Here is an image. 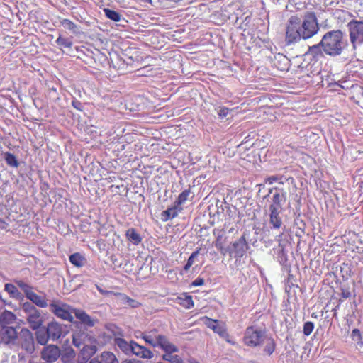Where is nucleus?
<instances>
[{"mask_svg": "<svg viewBox=\"0 0 363 363\" xmlns=\"http://www.w3.org/2000/svg\"><path fill=\"white\" fill-rule=\"evenodd\" d=\"M21 311L33 330L38 329L43 323V318L40 311L30 302H25L21 304Z\"/></svg>", "mask_w": 363, "mask_h": 363, "instance_id": "obj_6", "label": "nucleus"}, {"mask_svg": "<svg viewBox=\"0 0 363 363\" xmlns=\"http://www.w3.org/2000/svg\"><path fill=\"white\" fill-rule=\"evenodd\" d=\"M320 30L317 16L313 11H306L303 16H291L286 23L285 42L287 45L308 40L315 35Z\"/></svg>", "mask_w": 363, "mask_h": 363, "instance_id": "obj_1", "label": "nucleus"}, {"mask_svg": "<svg viewBox=\"0 0 363 363\" xmlns=\"http://www.w3.org/2000/svg\"><path fill=\"white\" fill-rule=\"evenodd\" d=\"M61 23L65 29H67V30L72 31L73 33L76 34L78 33L77 26L72 21H71L70 20L63 19L61 21Z\"/></svg>", "mask_w": 363, "mask_h": 363, "instance_id": "obj_33", "label": "nucleus"}, {"mask_svg": "<svg viewBox=\"0 0 363 363\" xmlns=\"http://www.w3.org/2000/svg\"><path fill=\"white\" fill-rule=\"evenodd\" d=\"M188 362L189 363H200L199 362H198L196 359L194 358H190L188 359Z\"/></svg>", "mask_w": 363, "mask_h": 363, "instance_id": "obj_49", "label": "nucleus"}, {"mask_svg": "<svg viewBox=\"0 0 363 363\" xmlns=\"http://www.w3.org/2000/svg\"><path fill=\"white\" fill-rule=\"evenodd\" d=\"M69 262L77 267L84 266L85 258L79 253H74L69 256Z\"/></svg>", "mask_w": 363, "mask_h": 363, "instance_id": "obj_27", "label": "nucleus"}, {"mask_svg": "<svg viewBox=\"0 0 363 363\" xmlns=\"http://www.w3.org/2000/svg\"><path fill=\"white\" fill-rule=\"evenodd\" d=\"M282 235H283V232H281L279 235H276L275 240H281Z\"/></svg>", "mask_w": 363, "mask_h": 363, "instance_id": "obj_48", "label": "nucleus"}, {"mask_svg": "<svg viewBox=\"0 0 363 363\" xmlns=\"http://www.w3.org/2000/svg\"><path fill=\"white\" fill-rule=\"evenodd\" d=\"M14 349L21 350L23 354L31 355L35 350L33 334L27 328H22L18 333V341Z\"/></svg>", "mask_w": 363, "mask_h": 363, "instance_id": "obj_5", "label": "nucleus"}, {"mask_svg": "<svg viewBox=\"0 0 363 363\" xmlns=\"http://www.w3.org/2000/svg\"><path fill=\"white\" fill-rule=\"evenodd\" d=\"M46 330L48 333V336H50V339L52 341L57 340L61 337L65 336L67 333L65 326L56 321L49 323L47 325Z\"/></svg>", "mask_w": 363, "mask_h": 363, "instance_id": "obj_13", "label": "nucleus"}, {"mask_svg": "<svg viewBox=\"0 0 363 363\" xmlns=\"http://www.w3.org/2000/svg\"><path fill=\"white\" fill-rule=\"evenodd\" d=\"M60 351L57 346L50 345L45 347L41 352V358L47 362L52 363L60 357Z\"/></svg>", "mask_w": 363, "mask_h": 363, "instance_id": "obj_14", "label": "nucleus"}, {"mask_svg": "<svg viewBox=\"0 0 363 363\" xmlns=\"http://www.w3.org/2000/svg\"><path fill=\"white\" fill-rule=\"evenodd\" d=\"M341 295L344 298H347L349 297H350L351 296V294L350 291H342V293H341Z\"/></svg>", "mask_w": 363, "mask_h": 363, "instance_id": "obj_46", "label": "nucleus"}, {"mask_svg": "<svg viewBox=\"0 0 363 363\" xmlns=\"http://www.w3.org/2000/svg\"><path fill=\"white\" fill-rule=\"evenodd\" d=\"M352 333H354V334L358 333V334H359V330H357V329H354V330H353Z\"/></svg>", "mask_w": 363, "mask_h": 363, "instance_id": "obj_51", "label": "nucleus"}, {"mask_svg": "<svg viewBox=\"0 0 363 363\" xmlns=\"http://www.w3.org/2000/svg\"><path fill=\"white\" fill-rule=\"evenodd\" d=\"M16 284L25 293L26 296L33 291V287L21 280L15 281Z\"/></svg>", "mask_w": 363, "mask_h": 363, "instance_id": "obj_34", "label": "nucleus"}, {"mask_svg": "<svg viewBox=\"0 0 363 363\" xmlns=\"http://www.w3.org/2000/svg\"><path fill=\"white\" fill-rule=\"evenodd\" d=\"M191 191L190 188L183 191L178 196L177 200L175 201V203L177 206H181L184 204L189 199V196L191 194Z\"/></svg>", "mask_w": 363, "mask_h": 363, "instance_id": "obj_30", "label": "nucleus"}, {"mask_svg": "<svg viewBox=\"0 0 363 363\" xmlns=\"http://www.w3.org/2000/svg\"><path fill=\"white\" fill-rule=\"evenodd\" d=\"M314 329V324L311 321L306 322L303 325V334L306 336H308L311 334Z\"/></svg>", "mask_w": 363, "mask_h": 363, "instance_id": "obj_38", "label": "nucleus"}, {"mask_svg": "<svg viewBox=\"0 0 363 363\" xmlns=\"http://www.w3.org/2000/svg\"><path fill=\"white\" fill-rule=\"evenodd\" d=\"M128 363H139V362L136 360H129Z\"/></svg>", "mask_w": 363, "mask_h": 363, "instance_id": "obj_50", "label": "nucleus"}, {"mask_svg": "<svg viewBox=\"0 0 363 363\" xmlns=\"http://www.w3.org/2000/svg\"><path fill=\"white\" fill-rule=\"evenodd\" d=\"M56 43L62 48H71L72 45V42L67 38H65L60 35L57 39L56 40Z\"/></svg>", "mask_w": 363, "mask_h": 363, "instance_id": "obj_36", "label": "nucleus"}, {"mask_svg": "<svg viewBox=\"0 0 363 363\" xmlns=\"http://www.w3.org/2000/svg\"><path fill=\"white\" fill-rule=\"evenodd\" d=\"M97 290L103 295H108L112 294V291L102 289L100 286H96Z\"/></svg>", "mask_w": 363, "mask_h": 363, "instance_id": "obj_45", "label": "nucleus"}, {"mask_svg": "<svg viewBox=\"0 0 363 363\" xmlns=\"http://www.w3.org/2000/svg\"><path fill=\"white\" fill-rule=\"evenodd\" d=\"M4 290L11 298H18L21 296V294L19 292L16 286L12 284H6L4 286Z\"/></svg>", "mask_w": 363, "mask_h": 363, "instance_id": "obj_29", "label": "nucleus"}, {"mask_svg": "<svg viewBox=\"0 0 363 363\" xmlns=\"http://www.w3.org/2000/svg\"><path fill=\"white\" fill-rule=\"evenodd\" d=\"M16 320V316L13 313L5 310L0 314V327L9 326L14 323Z\"/></svg>", "mask_w": 363, "mask_h": 363, "instance_id": "obj_20", "label": "nucleus"}, {"mask_svg": "<svg viewBox=\"0 0 363 363\" xmlns=\"http://www.w3.org/2000/svg\"><path fill=\"white\" fill-rule=\"evenodd\" d=\"M275 350V342L274 340L272 338H269L266 342V345L264 347V351L271 355Z\"/></svg>", "mask_w": 363, "mask_h": 363, "instance_id": "obj_37", "label": "nucleus"}, {"mask_svg": "<svg viewBox=\"0 0 363 363\" xmlns=\"http://www.w3.org/2000/svg\"><path fill=\"white\" fill-rule=\"evenodd\" d=\"M74 315V318L75 317L86 327H93L95 325L96 320L83 310L75 308Z\"/></svg>", "mask_w": 363, "mask_h": 363, "instance_id": "obj_17", "label": "nucleus"}, {"mask_svg": "<svg viewBox=\"0 0 363 363\" xmlns=\"http://www.w3.org/2000/svg\"><path fill=\"white\" fill-rule=\"evenodd\" d=\"M167 210L169 211L172 217L175 218L178 216L179 213L182 211V208L179 206H177V203H174V206L170 208H168Z\"/></svg>", "mask_w": 363, "mask_h": 363, "instance_id": "obj_40", "label": "nucleus"}, {"mask_svg": "<svg viewBox=\"0 0 363 363\" xmlns=\"http://www.w3.org/2000/svg\"><path fill=\"white\" fill-rule=\"evenodd\" d=\"M104 12L108 18L115 22H118L121 20L120 13L114 10H111L110 9H104Z\"/></svg>", "mask_w": 363, "mask_h": 363, "instance_id": "obj_32", "label": "nucleus"}, {"mask_svg": "<svg viewBox=\"0 0 363 363\" xmlns=\"http://www.w3.org/2000/svg\"><path fill=\"white\" fill-rule=\"evenodd\" d=\"M134 341H126L123 338L117 337L114 340L115 345H116L126 355H132V350Z\"/></svg>", "mask_w": 363, "mask_h": 363, "instance_id": "obj_19", "label": "nucleus"}, {"mask_svg": "<svg viewBox=\"0 0 363 363\" xmlns=\"http://www.w3.org/2000/svg\"><path fill=\"white\" fill-rule=\"evenodd\" d=\"M279 178L277 176H271L267 179V183L272 184L274 182L278 181Z\"/></svg>", "mask_w": 363, "mask_h": 363, "instance_id": "obj_44", "label": "nucleus"}, {"mask_svg": "<svg viewBox=\"0 0 363 363\" xmlns=\"http://www.w3.org/2000/svg\"><path fill=\"white\" fill-rule=\"evenodd\" d=\"M312 317H315V318H316V315H314V313H313V314H312Z\"/></svg>", "mask_w": 363, "mask_h": 363, "instance_id": "obj_53", "label": "nucleus"}, {"mask_svg": "<svg viewBox=\"0 0 363 363\" xmlns=\"http://www.w3.org/2000/svg\"><path fill=\"white\" fill-rule=\"evenodd\" d=\"M263 335L264 333L261 330L255 327H248L245 333L244 342L247 346L256 347L261 343Z\"/></svg>", "mask_w": 363, "mask_h": 363, "instance_id": "obj_12", "label": "nucleus"}, {"mask_svg": "<svg viewBox=\"0 0 363 363\" xmlns=\"http://www.w3.org/2000/svg\"><path fill=\"white\" fill-rule=\"evenodd\" d=\"M86 363H101V362H100V360H99L97 358H93Z\"/></svg>", "mask_w": 363, "mask_h": 363, "instance_id": "obj_47", "label": "nucleus"}, {"mask_svg": "<svg viewBox=\"0 0 363 363\" xmlns=\"http://www.w3.org/2000/svg\"><path fill=\"white\" fill-rule=\"evenodd\" d=\"M119 298L123 303L127 304L128 306L132 308H136L139 306V303L138 301L130 298V297L127 296L125 294H120Z\"/></svg>", "mask_w": 363, "mask_h": 363, "instance_id": "obj_31", "label": "nucleus"}, {"mask_svg": "<svg viewBox=\"0 0 363 363\" xmlns=\"http://www.w3.org/2000/svg\"><path fill=\"white\" fill-rule=\"evenodd\" d=\"M324 52L320 43L309 47L306 55L311 60L318 61L324 57Z\"/></svg>", "mask_w": 363, "mask_h": 363, "instance_id": "obj_18", "label": "nucleus"}, {"mask_svg": "<svg viewBox=\"0 0 363 363\" xmlns=\"http://www.w3.org/2000/svg\"><path fill=\"white\" fill-rule=\"evenodd\" d=\"M199 254V250L194 251L189 257L186 264L184 267V270L187 272L190 267L193 265L195 262V259L198 257Z\"/></svg>", "mask_w": 363, "mask_h": 363, "instance_id": "obj_35", "label": "nucleus"}, {"mask_svg": "<svg viewBox=\"0 0 363 363\" xmlns=\"http://www.w3.org/2000/svg\"><path fill=\"white\" fill-rule=\"evenodd\" d=\"M220 250H221V251H220V252H221V253L225 254V252L223 251V248H222V247L220 248Z\"/></svg>", "mask_w": 363, "mask_h": 363, "instance_id": "obj_52", "label": "nucleus"}, {"mask_svg": "<svg viewBox=\"0 0 363 363\" xmlns=\"http://www.w3.org/2000/svg\"><path fill=\"white\" fill-rule=\"evenodd\" d=\"M4 158L6 162V164L11 167L17 168L19 166V162L16 159V156L9 152H6L4 154Z\"/></svg>", "mask_w": 363, "mask_h": 363, "instance_id": "obj_28", "label": "nucleus"}, {"mask_svg": "<svg viewBox=\"0 0 363 363\" xmlns=\"http://www.w3.org/2000/svg\"><path fill=\"white\" fill-rule=\"evenodd\" d=\"M269 194H272L268 209L269 222L271 228L272 230H279L282 228L284 230L285 227L283 226L282 218L280 214L283 211V206L286 201V191L284 189L274 187L269 189L268 196Z\"/></svg>", "mask_w": 363, "mask_h": 363, "instance_id": "obj_3", "label": "nucleus"}, {"mask_svg": "<svg viewBox=\"0 0 363 363\" xmlns=\"http://www.w3.org/2000/svg\"><path fill=\"white\" fill-rule=\"evenodd\" d=\"M248 249L249 245L246 241L245 235H242L233 243L232 249L230 250V254L231 255H233V257L235 259V264L237 265L241 264V258L246 254Z\"/></svg>", "mask_w": 363, "mask_h": 363, "instance_id": "obj_10", "label": "nucleus"}, {"mask_svg": "<svg viewBox=\"0 0 363 363\" xmlns=\"http://www.w3.org/2000/svg\"><path fill=\"white\" fill-rule=\"evenodd\" d=\"M50 310L58 318L74 323V311L75 308L62 303H52L50 304Z\"/></svg>", "mask_w": 363, "mask_h": 363, "instance_id": "obj_9", "label": "nucleus"}, {"mask_svg": "<svg viewBox=\"0 0 363 363\" xmlns=\"http://www.w3.org/2000/svg\"><path fill=\"white\" fill-rule=\"evenodd\" d=\"M100 357L101 363H119L115 354L111 352H103Z\"/></svg>", "mask_w": 363, "mask_h": 363, "instance_id": "obj_26", "label": "nucleus"}, {"mask_svg": "<svg viewBox=\"0 0 363 363\" xmlns=\"http://www.w3.org/2000/svg\"><path fill=\"white\" fill-rule=\"evenodd\" d=\"M140 337L147 344L153 347H160L164 352L161 356L163 361L169 363H185L181 357L174 354V353L179 352L178 347L172 343L166 335L159 334L157 329L140 332Z\"/></svg>", "mask_w": 363, "mask_h": 363, "instance_id": "obj_2", "label": "nucleus"}, {"mask_svg": "<svg viewBox=\"0 0 363 363\" xmlns=\"http://www.w3.org/2000/svg\"><path fill=\"white\" fill-rule=\"evenodd\" d=\"M26 298L31 301L33 305L34 303L38 307L45 308L48 306V301L45 296L38 295L33 291L28 294V296H27Z\"/></svg>", "mask_w": 363, "mask_h": 363, "instance_id": "obj_21", "label": "nucleus"}, {"mask_svg": "<svg viewBox=\"0 0 363 363\" xmlns=\"http://www.w3.org/2000/svg\"><path fill=\"white\" fill-rule=\"evenodd\" d=\"M90 343V338L84 333H77L73 335V344L77 348L82 347L84 345Z\"/></svg>", "mask_w": 363, "mask_h": 363, "instance_id": "obj_22", "label": "nucleus"}, {"mask_svg": "<svg viewBox=\"0 0 363 363\" xmlns=\"http://www.w3.org/2000/svg\"><path fill=\"white\" fill-rule=\"evenodd\" d=\"M18 333L13 326L0 327V344L13 348L18 341Z\"/></svg>", "mask_w": 363, "mask_h": 363, "instance_id": "obj_11", "label": "nucleus"}, {"mask_svg": "<svg viewBox=\"0 0 363 363\" xmlns=\"http://www.w3.org/2000/svg\"><path fill=\"white\" fill-rule=\"evenodd\" d=\"M125 236L127 240L135 245H138L142 241L140 235L133 228L126 230Z\"/></svg>", "mask_w": 363, "mask_h": 363, "instance_id": "obj_23", "label": "nucleus"}, {"mask_svg": "<svg viewBox=\"0 0 363 363\" xmlns=\"http://www.w3.org/2000/svg\"><path fill=\"white\" fill-rule=\"evenodd\" d=\"M202 320L204 325L207 328L211 329L215 333H217L226 342L233 345L235 344V342L230 338V335L227 332V328L225 323L218 320L211 319L207 316L203 317Z\"/></svg>", "mask_w": 363, "mask_h": 363, "instance_id": "obj_8", "label": "nucleus"}, {"mask_svg": "<svg viewBox=\"0 0 363 363\" xmlns=\"http://www.w3.org/2000/svg\"><path fill=\"white\" fill-rule=\"evenodd\" d=\"M78 363H86L87 361L96 353V346L88 343L79 348Z\"/></svg>", "mask_w": 363, "mask_h": 363, "instance_id": "obj_15", "label": "nucleus"}, {"mask_svg": "<svg viewBox=\"0 0 363 363\" xmlns=\"http://www.w3.org/2000/svg\"><path fill=\"white\" fill-rule=\"evenodd\" d=\"M204 284V279L201 277H197L192 283L193 286H200Z\"/></svg>", "mask_w": 363, "mask_h": 363, "instance_id": "obj_42", "label": "nucleus"}, {"mask_svg": "<svg viewBox=\"0 0 363 363\" xmlns=\"http://www.w3.org/2000/svg\"><path fill=\"white\" fill-rule=\"evenodd\" d=\"M216 111H217V114L219 118L221 119L225 118L230 112V109L224 106H218L216 108Z\"/></svg>", "mask_w": 363, "mask_h": 363, "instance_id": "obj_39", "label": "nucleus"}, {"mask_svg": "<svg viewBox=\"0 0 363 363\" xmlns=\"http://www.w3.org/2000/svg\"><path fill=\"white\" fill-rule=\"evenodd\" d=\"M36 340L38 344L41 345H45L48 342L50 339V336H48V333L46 328H41L36 331L35 333Z\"/></svg>", "mask_w": 363, "mask_h": 363, "instance_id": "obj_25", "label": "nucleus"}, {"mask_svg": "<svg viewBox=\"0 0 363 363\" xmlns=\"http://www.w3.org/2000/svg\"><path fill=\"white\" fill-rule=\"evenodd\" d=\"M72 105L77 110L82 111L83 106H82V104L79 101H77V100L72 101Z\"/></svg>", "mask_w": 363, "mask_h": 363, "instance_id": "obj_43", "label": "nucleus"}, {"mask_svg": "<svg viewBox=\"0 0 363 363\" xmlns=\"http://www.w3.org/2000/svg\"><path fill=\"white\" fill-rule=\"evenodd\" d=\"M324 53L331 57L338 56L342 54L347 45L344 33L340 30L328 31L320 41Z\"/></svg>", "mask_w": 363, "mask_h": 363, "instance_id": "obj_4", "label": "nucleus"}, {"mask_svg": "<svg viewBox=\"0 0 363 363\" xmlns=\"http://www.w3.org/2000/svg\"><path fill=\"white\" fill-rule=\"evenodd\" d=\"M350 40L353 50L363 44V21L352 20L347 24Z\"/></svg>", "mask_w": 363, "mask_h": 363, "instance_id": "obj_7", "label": "nucleus"}, {"mask_svg": "<svg viewBox=\"0 0 363 363\" xmlns=\"http://www.w3.org/2000/svg\"><path fill=\"white\" fill-rule=\"evenodd\" d=\"M177 303L184 307L185 308L190 309L194 306V301L191 296L187 294H183L177 298Z\"/></svg>", "mask_w": 363, "mask_h": 363, "instance_id": "obj_24", "label": "nucleus"}, {"mask_svg": "<svg viewBox=\"0 0 363 363\" xmlns=\"http://www.w3.org/2000/svg\"><path fill=\"white\" fill-rule=\"evenodd\" d=\"M173 217H172L169 211L167 209L162 213V219L164 221H167L169 219H172Z\"/></svg>", "mask_w": 363, "mask_h": 363, "instance_id": "obj_41", "label": "nucleus"}, {"mask_svg": "<svg viewBox=\"0 0 363 363\" xmlns=\"http://www.w3.org/2000/svg\"><path fill=\"white\" fill-rule=\"evenodd\" d=\"M132 354L143 359H152L154 357L153 352L147 347L140 345L134 341L133 343Z\"/></svg>", "mask_w": 363, "mask_h": 363, "instance_id": "obj_16", "label": "nucleus"}]
</instances>
